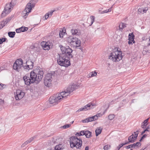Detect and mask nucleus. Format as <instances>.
<instances>
[{
    "label": "nucleus",
    "instance_id": "4468645a",
    "mask_svg": "<svg viewBox=\"0 0 150 150\" xmlns=\"http://www.w3.org/2000/svg\"><path fill=\"white\" fill-rule=\"evenodd\" d=\"M52 43L50 42H46L45 41L42 42L41 43V45L43 49L45 50H48L51 46Z\"/></svg>",
    "mask_w": 150,
    "mask_h": 150
},
{
    "label": "nucleus",
    "instance_id": "e433bc0d",
    "mask_svg": "<svg viewBox=\"0 0 150 150\" xmlns=\"http://www.w3.org/2000/svg\"><path fill=\"white\" fill-rule=\"evenodd\" d=\"M23 67L24 69L26 70H28L33 69L30 68V67H29V65L27 64L26 65H23Z\"/></svg>",
    "mask_w": 150,
    "mask_h": 150
},
{
    "label": "nucleus",
    "instance_id": "0e129e2a",
    "mask_svg": "<svg viewBox=\"0 0 150 150\" xmlns=\"http://www.w3.org/2000/svg\"><path fill=\"white\" fill-rule=\"evenodd\" d=\"M147 127H148V129H149L150 127V125H149L148 126H147Z\"/></svg>",
    "mask_w": 150,
    "mask_h": 150
},
{
    "label": "nucleus",
    "instance_id": "a18cd8bd",
    "mask_svg": "<svg viewBox=\"0 0 150 150\" xmlns=\"http://www.w3.org/2000/svg\"><path fill=\"white\" fill-rule=\"evenodd\" d=\"M147 136V135L146 134H144L141 137L140 139L139 140V142H141L142 141V140L144 138H145Z\"/></svg>",
    "mask_w": 150,
    "mask_h": 150
},
{
    "label": "nucleus",
    "instance_id": "5701e85b",
    "mask_svg": "<svg viewBox=\"0 0 150 150\" xmlns=\"http://www.w3.org/2000/svg\"><path fill=\"white\" fill-rule=\"evenodd\" d=\"M26 64H27L29 65V67H30V68H33V62L32 60L29 59L28 61L26 62Z\"/></svg>",
    "mask_w": 150,
    "mask_h": 150
},
{
    "label": "nucleus",
    "instance_id": "ddd939ff",
    "mask_svg": "<svg viewBox=\"0 0 150 150\" xmlns=\"http://www.w3.org/2000/svg\"><path fill=\"white\" fill-rule=\"evenodd\" d=\"M14 0H12L10 4H7L4 7V12L6 13H9L11 11V8L14 5V3L12 4Z\"/></svg>",
    "mask_w": 150,
    "mask_h": 150
},
{
    "label": "nucleus",
    "instance_id": "a878e982",
    "mask_svg": "<svg viewBox=\"0 0 150 150\" xmlns=\"http://www.w3.org/2000/svg\"><path fill=\"white\" fill-rule=\"evenodd\" d=\"M74 42L75 43V45H72L73 47H79L80 46L81 41L80 40H79L78 38L77 40H76V41Z\"/></svg>",
    "mask_w": 150,
    "mask_h": 150
},
{
    "label": "nucleus",
    "instance_id": "c756f323",
    "mask_svg": "<svg viewBox=\"0 0 150 150\" xmlns=\"http://www.w3.org/2000/svg\"><path fill=\"white\" fill-rule=\"evenodd\" d=\"M134 35L133 33H129V39L128 40H131V41H133L134 39Z\"/></svg>",
    "mask_w": 150,
    "mask_h": 150
},
{
    "label": "nucleus",
    "instance_id": "052dcab7",
    "mask_svg": "<svg viewBox=\"0 0 150 150\" xmlns=\"http://www.w3.org/2000/svg\"><path fill=\"white\" fill-rule=\"evenodd\" d=\"M100 113L97 114L96 115H97V116L98 117H100Z\"/></svg>",
    "mask_w": 150,
    "mask_h": 150
},
{
    "label": "nucleus",
    "instance_id": "1a4fd4ad",
    "mask_svg": "<svg viewBox=\"0 0 150 150\" xmlns=\"http://www.w3.org/2000/svg\"><path fill=\"white\" fill-rule=\"evenodd\" d=\"M23 61L22 59H17L13 64V68L14 69L19 71V69L23 66Z\"/></svg>",
    "mask_w": 150,
    "mask_h": 150
},
{
    "label": "nucleus",
    "instance_id": "13d9d810",
    "mask_svg": "<svg viewBox=\"0 0 150 150\" xmlns=\"http://www.w3.org/2000/svg\"><path fill=\"white\" fill-rule=\"evenodd\" d=\"M149 131L148 130V127H147L144 130V131L146 132V131Z\"/></svg>",
    "mask_w": 150,
    "mask_h": 150
},
{
    "label": "nucleus",
    "instance_id": "c9c22d12",
    "mask_svg": "<svg viewBox=\"0 0 150 150\" xmlns=\"http://www.w3.org/2000/svg\"><path fill=\"white\" fill-rule=\"evenodd\" d=\"M61 144L56 145L55 147L54 150H61V149H62L61 148Z\"/></svg>",
    "mask_w": 150,
    "mask_h": 150
},
{
    "label": "nucleus",
    "instance_id": "49530a36",
    "mask_svg": "<svg viewBox=\"0 0 150 150\" xmlns=\"http://www.w3.org/2000/svg\"><path fill=\"white\" fill-rule=\"evenodd\" d=\"M83 123H86V122H90V121H89V120L88 118L85 119L83 120Z\"/></svg>",
    "mask_w": 150,
    "mask_h": 150
},
{
    "label": "nucleus",
    "instance_id": "f257e3e1",
    "mask_svg": "<svg viewBox=\"0 0 150 150\" xmlns=\"http://www.w3.org/2000/svg\"><path fill=\"white\" fill-rule=\"evenodd\" d=\"M44 72L41 69H36L31 71L29 75H25L23 77L25 84L29 85L32 83H35L38 84L41 80L43 77Z\"/></svg>",
    "mask_w": 150,
    "mask_h": 150
},
{
    "label": "nucleus",
    "instance_id": "a19ab883",
    "mask_svg": "<svg viewBox=\"0 0 150 150\" xmlns=\"http://www.w3.org/2000/svg\"><path fill=\"white\" fill-rule=\"evenodd\" d=\"M95 19V17L94 16H91V24L90 25V26L93 24L94 22Z\"/></svg>",
    "mask_w": 150,
    "mask_h": 150
},
{
    "label": "nucleus",
    "instance_id": "aec40b11",
    "mask_svg": "<svg viewBox=\"0 0 150 150\" xmlns=\"http://www.w3.org/2000/svg\"><path fill=\"white\" fill-rule=\"evenodd\" d=\"M35 138H36V137L35 136L30 138L28 140L24 142L23 144L21 146V147H25V146L28 144V143H30L32 142Z\"/></svg>",
    "mask_w": 150,
    "mask_h": 150
},
{
    "label": "nucleus",
    "instance_id": "37998d69",
    "mask_svg": "<svg viewBox=\"0 0 150 150\" xmlns=\"http://www.w3.org/2000/svg\"><path fill=\"white\" fill-rule=\"evenodd\" d=\"M8 13H6L5 12H4V11L1 13V17L2 18H3Z\"/></svg>",
    "mask_w": 150,
    "mask_h": 150
},
{
    "label": "nucleus",
    "instance_id": "2f4dec72",
    "mask_svg": "<svg viewBox=\"0 0 150 150\" xmlns=\"http://www.w3.org/2000/svg\"><path fill=\"white\" fill-rule=\"evenodd\" d=\"M119 27L120 28V29H121V30H122V29L125 28L126 27V24L123 23H120Z\"/></svg>",
    "mask_w": 150,
    "mask_h": 150
},
{
    "label": "nucleus",
    "instance_id": "6e6d98bb",
    "mask_svg": "<svg viewBox=\"0 0 150 150\" xmlns=\"http://www.w3.org/2000/svg\"><path fill=\"white\" fill-rule=\"evenodd\" d=\"M120 148H119V146H117V147L115 149V150H119Z\"/></svg>",
    "mask_w": 150,
    "mask_h": 150
},
{
    "label": "nucleus",
    "instance_id": "603ef678",
    "mask_svg": "<svg viewBox=\"0 0 150 150\" xmlns=\"http://www.w3.org/2000/svg\"><path fill=\"white\" fill-rule=\"evenodd\" d=\"M149 42L148 43V45L149 46L150 45V37H149Z\"/></svg>",
    "mask_w": 150,
    "mask_h": 150
},
{
    "label": "nucleus",
    "instance_id": "4be33fe9",
    "mask_svg": "<svg viewBox=\"0 0 150 150\" xmlns=\"http://www.w3.org/2000/svg\"><path fill=\"white\" fill-rule=\"evenodd\" d=\"M84 135L87 138H89L91 137V132L88 130H84Z\"/></svg>",
    "mask_w": 150,
    "mask_h": 150
},
{
    "label": "nucleus",
    "instance_id": "cd10ccee",
    "mask_svg": "<svg viewBox=\"0 0 150 150\" xmlns=\"http://www.w3.org/2000/svg\"><path fill=\"white\" fill-rule=\"evenodd\" d=\"M15 34V32H9L8 33V36L11 38H14Z\"/></svg>",
    "mask_w": 150,
    "mask_h": 150
},
{
    "label": "nucleus",
    "instance_id": "7c9ffc66",
    "mask_svg": "<svg viewBox=\"0 0 150 150\" xmlns=\"http://www.w3.org/2000/svg\"><path fill=\"white\" fill-rule=\"evenodd\" d=\"M84 130H82L80 132H77L75 134L76 136H80L84 135Z\"/></svg>",
    "mask_w": 150,
    "mask_h": 150
},
{
    "label": "nucleus",
    "instance_id": "393cba45",
    "mask_svg": "<svg viewBox=\"0 0 150 150\" xmlns=\"http://www.w3.org/2000/svg\"><path fill=\"white\" fill-rule=\"evenodd\" d=\"M90 122H92L94 120H96L98 119V116L97 115H96L91 117H88Z\"/></svg>",
    "mask_w": 150,
    "mask_h": 150
},
{
    "label": "nucleus",
    "instance_id": "bf43d9fd",
    "mask_svg": "<svg viewBox=\"0 0 150 150\" xmlns=\"http://www.w3.org/2000/svg\"><path fill=\"white\" fill-rule=\"evenodd\" d=\"M145 131H144H144H143L142 132V133H141V134L142 135V134H144L145 132Z\"/></svg>",
    "mask_w": 150,
    "mask_h": 150
},
{
    "label": "nucleus",
    "instance_id": "de8ad7c7",
    "mask_svg": "<svg viewBox=\"0 0 150 150\" xmlns=\"http://www.w3.org/2000/svg\"><path fill=\"white\" fill-rule=\"evenodd\" d=\"M44 17H45V19H46V20L48 18V17H49V13H47L45 15Z\"/></svg>",
    "mask_w": 150,
    "mask_h": 150
},
{
    "label": "nucleus",
    "instance_id": "c03bdc74",
    "mask_svg": "<svg viewBox=\"0 0 150 150\" xmlns=\"http://www.w3.org/2000/svg\"><path fill=\"white\" fill-rule=\"evenodd\" d=\"M3 23V21L0 22V30L2 29L5 26Z\"/></svg>",
    "mask_w": 150,
    "mask_h": 150
},
{
    "label": "nucleus",
    "instance_id": "20e7f679",
    "mask_svg": "<svg viewBox=\"0 0 150 150\" xmlns=\"http://www.w3.org/2000/svg\"><path fill=\"white\" fill-rule=\"evenodd\" d=\"M122 54L120 51H113L110 54L108 58L114 62H118L122 58Z\"/></svg>",
    "mask_w": 150,
    "mask_h": 150
},
{
    "label": "nucleus",
    "instance_id": "4c0bfd02",
    "mask_svg": "<svg viewBox=\"0 0 150 150\" xmlns=\"http://www.w3.org/2000/svg\"><path fill=\"white\" fill-rule=\"evenodd\" d=\"M108 119L110 120H112L115 117V115L114 114L110 115L108 116Z\"/></svg>",
    "mask_w": 150,
    "mask_h": 150
},
{
    "label": "nucleus",
    "instance_id": "4d7b16f0",
    "mask_svg": "<svg viewBox=\"0 0 150 150\" xmlns=\"http://www.w3.org/2000/svg\"><path fill=\"white\" fill-rule=\"evenodd\" d=\"M112 7H111L110 8H109L108 10V12H110L111 11V9Z\"/></svg>",
    "mask_w": 150,
    "mask_h": 150
},
{
    "label": "nucleus",
    "instance_id": "c85d7f7f",
    "mask_svg": "<svg viewBox=\"0 0 150 150\" xmlns=\"http://www.w3.org/2000/svg\"><path fill=\"white\" fill-rule=\"evenodd\" d=\"M65 33H66L65 30L60 31L59 32V37L61 38H63V36L64 35Z\"/></svg>",
    "mask_w": 150,
    "mask_h": 150
},
{
    "label": "nucleus",
    "instance_id": "f704fd0d",
    "mask_svg": "<svg viewBox=\"0 0 150 150\" xmlns=\"http://www.w3.org/2000/svg\"><path fill=\"white\" fill-rule=\"evenodd\" d=\"M97 74V72L96 71L92 72L91 73L89 74V76L91 77L95 76H96Z\"/></svg>",
    "mask_w": 150,
    "mask_h": 150
},
{
    "label": "nucleus",
    "instance_id": "dca6fc26",
    "mask_svg": "<svg viewBox=\"0 0 150 150\" xmlns=\"http://www.w3.org/2000/svg\"><path fill=\"white\" fill-rule=\"evenodd\" d=\"M77 40V38L73 36H70L68 39V42L70 43L71 45H75V42Z\"/></svg>",
    "mask_w": 150,
    "mask_h": 150
},
{
    "label": "nucleus",
    "instance_id": "2eb2a0df",
    "mask_svg": "<svg viewBox=\"0 0 150 150\" xmlns=\"http://www.w3.org/2000/svg\"><path fill=\"white\" fill-rule=\"evenodd\" d=\"M134 135L132 134L131 136H129L128 138V142L129 143H133L134 142L136 139L137 137L138 136V133H136V132H134Z\"/></svg>",
    "mask_w": 150,
    "mask_h": 150
},
{
    "label": "nucleus",
    "instance_id": "39448f33",
    "mask_svg": "<svg viewBox=\"0 0 150 150\" xmlns=\"http://www.w3.org/2000/svg\"><path fill=\"white\" fill-rule=\"evenodd\" d=\"M64 93H60L57 96H51L49 100V102L50 104L53 105L57 104L59 102H60L62 99H65L63 96Z\"/></svg>",
    "mask_w": 150,
    "mask_h": 150
},
{
    "label": "nucleus",
    "instance_id": "bb28decb",
    "mask_svg": "<svg viewBox=\"0 0 150 150\" xmlns=\"http://www.w3.org/2000/svg\"><path fill=\"white\" fill-rule=\"evenodd\" d=\"M102 131V129L100 127H98L95 130L96 134V136H98V135L101 133Z\"/></svg>",
    "mask_w": 150,
    "mask_h": 150
},
{
    "label": "nucleus",
    "instance_id": "3c124183",
    "mask_svg": "<svg viewBox=\"0 0 150 150\" xmlns=\"http://www.w3.org/2000/svg\"><path fill=\"white\" fill-rule=\"evenodd\" d=\"M54 12V11H51L50 12H49V13H49V16L50 15H52L53 12Z\"/></svg>",
    "mask_w": 150,
    "mask_h": 150
},
{
    "label": "nucleus",
    "instance_id": "412c9836",
    "mask_svg": "<svg viewBox=\"0 0 150 150\" xmlns=\"http://www.w3.org/2000/svg\"><path fill=\"white\" fill-rule=\"evenodd\" d=\"M148 9V8L147 7L145 8H139L138 11L139 13L143 14L144 13H146Z\"/></svg>",
    "mask_w": 150,
    "mask_h": 150
},
{
    "label": "nucleus",
    "instance_id": "09e8293b",
    "mask_svg": "<svg viewBox=\"0 0 150 150\" xmlns=\"http://www.w3.org/2000/svg\"><path fill=\"white\" fill-rule=\"evenodd\" d=\"M148 50H144L142 51V53L144 54H145L148 52Z\"/></svg>",
    "mask_w": 150,
    "mask_h": 150
},
{
    "label": "nucleus",
    "instance_id": "b1692460",
    "mask_svg": "<svg viewBox=\"0 0 150 150\" xmlns=\"http://www.w3.org/2000/svg\"><path fill=\"white\" fill-rule=\"evenodd\" d=\"M149 120V118L145 120L143 122L142 124L141 127L142 128L144 129L145 127L147 125L148 123L147 122Z\"/></svg>",
    "mask_w": 150,
    "mask_h": 150
},
{
    "label": "nucleus",
    "instance_id": "72a5a7b5",
    "mask_svg": "<svg viewBox=\"0 0 150 150\" xmlns=\"http://www.w3.org/2000/svg\"><path fill=\"white\" fill-rule=\"evenodd\" d=\"M11 17H9L8 18H7L6 19V21H3V23L4 24V25H5L8 22H9L11 20Z\"/></svg>",
    "mask_w": 150,
    "mask_h": 150
},
{
    "label": "nucleus",
    "instance_id": "423d86ee",
    "mask_svg": "<svg viewBox=\"0 0 150 150\" xmlns=\"http://www.w3.org/2000/svg\"><path fill=\"white\" fill-rule=\"evenodd\" d=\"M60 47L62 53L61 54H64L65 56H68L70 58L73 57L71 54L73 50L69 46L65 47L61 45Z\"/></svg>",
    "mask_w": 150,
    "mask_h": 150
},
{
    "label": "nucleus",
    "instance_id": "69168bd1",
    "mask_svg": "<svg viewBox=\"0 0 150 150\" xmlns=\"http://www.w3.org/2000/svg\"><path fill=\"white\" fill-rule=\"evenodd\" d=\"M74 121H72L71 122V124H73L74 123Z\"/></svg>",
    "mask_w": 150,
    "mask_h": 150
},
{
    "label": "nucleus",
    "instance_id": "774afa93",
    "mask_svg": "<svg viewBox=\"0 0 150 150\" xmlns=\"http://www.w3.org/2000/svg\"><path fill=\"white\" fill-rule=\"evenodd\" d=\"M47 150H52V149H48Z\"/></svg>",
    "mask_w": 150,
    "mask_h": 150
},
{
    "label": "nucleus",
    "instance_id": "f03ea898",
    "mask_svg": "<svg viewBox=\"0 0 150 150\" xmlns=\"http://www.w3.org/2000/svg\"><path fill=\"white\" fill-rule=\"evenodd\" d=\"M65 56L64 54H58L57 56V62L59 65L68 67L71 65L69 60L71 58Z\"/></svg>",
    "mask_w": 150,
    "mask_h": 150
},
{
    "label": "nucleus",
    "instance_id": "a211bd4d",
    "mask_svg": "<svg viewBox=\"0 0 150 150\" xmlns=\"http://www.w3.org/2000/svg\"><path fill=\"white\" fill-rule=\"evenodd\" d=\"M71 32L72 35L79 36L81 34L80 30L79 29H72Z\"/></svg>",
    "mask_w": 150,
    "mask_h": 150
},
{
    "label": "nucleus",
    "instance_id": "9b49d317",
    "mask_svg": "<svg viewBox=\"0 0 150 150\" xmlns=\"http://www.w3.org/2000/svg\"><path fill=\"white\" fill-rule=\"evenodd\" d=\"M25 93L20 90H16V92H14L15 97L16 100L21 99L24 96Z\"/></svg>",
    "mask_w": 150,
    "mask_h": 150
},
{
    "label": "nucleus",
    "instance_id": "ea45409f",
    "mask_svg": "<svg viewBox=\"0 0 150 150\" xmlns=\"http://www.w3.org/2000/svg\"><path fill=\"white\" fill-rule=\"evenodd\" d=\"M110 146L108 145H106L104 146L103 149L104 150H108V149L110 148Z\"/></svg>",
    "mask_w": 150,
    "mask_h": 150
},
{
    "label": "nucleus",
    "instance_id": "8fccbe9b",
    "mask_svg": "<svg viewBox=\"0 0 150 150\" xmlns=\"http://www.w3.org/2000/svg\"><path fill=\"white\" fill-rule=\"evenodd\" d=\"M129 40V41H128V43L129 44H132V42L131 41V40Z\"/></svg>",
    "mask_w": 150,
    "mask_h": 150
},
{
    "label": "nucleus",
    "instance_id": "0eeeda50",
    "mask_svg": "<svg viewBox=\"0 0 150 150\" xmlns=\"http://www.w3.org/2000/svg\"><path fill=\"white\" fill-rule=\"evenodd\" d=\"M78 87L74 83H72L70 85L64 92H62L61 93H64V95H63L65 98H67V97L69 95V94L74 91L75 90L76 88V87Z\"/></svg>",
    "mask_w": 150,
    "mask_h": 150
},
{
    "label": "nucleus",
    "instance_id": "e2e57ef3",
    "mask_svg": "<svg viewBox=\"0 0 150 150\" xmlns=\"http://www.w3.org/2000/svg\"><path fill=\"white\" fill-rule=\"evenodd\" d=\"M131 41L132 42H133V43H135V41L134 40V39L133 41Z\"/></svg>",
    "mask_w": 150,
    "mask_h": 150
},
{
    "label": "nucleus",
    "instance_id": "6e6552de",
    "mask_svg": "<svg viewBox=\"0 0 150 150\" xmlns=\"http://www.w3.org/2000/svg\"><path fill=\"white\" fill-rule=\"evenodd\" d=\"M35 6V4H31V3L29 2L26 5L24 10L23 11L24 14L23 17L25 19L26 18V16H28L29 13L31 12L32 8H33Z\"/></svg>",
    "mask_w": 150,
    "mask_h": 150
},
{
    "label": "nucleus",
    "instance_id": "9d476101",
    "mask_svg": "<svg viewBox=\"0 0 150 150\" xmlns=\"http://www.w3.org/2000/svg\"><path fill=\"white\" fill-rule=\"evenodd\" d=\"M53 75L51 74L48 73L45 76L44 80L45 85L48 87H50L51 85V79Z\"/></svg>",
    "mask_w": 150,
    "mask_h": 150
},
{
    "label": "nucleus",
    "instance_id": "f8f14e48",
    "mask_svg": "<svg viewBox=\"0 0 150 150\" xmlns=\"http://www.w3.org/2000/svg\"><path fill=\"white\" fill-rule=\"evenodd\" d=\"M95 105H96L94 103H89L86 105L84 106L83 107L79 109L76 112L89 110L91 108H93L94 106Z\"/></svg>",
    "mask_w": 150,
    "mask_h": 150
},
{
    "label": "nucleus",
    "instance_id": "7ed1b4c3",
    "mask_svg": "<svg viewBox=\"0 0 150 150\" xmlns=\"http://www.w3.org/2000/svg\"><path fill=\"white\" fill-rule=\"evenodd\" d=\"M70 146L71 148L76 147V149H80L81 148L82 141L81 139L78 138L75 136L71 137L70 140Z\"/></svg>",
    "mask_w": 150,
    "mask_h": 150
},
{
    "label": "nucleus",
    "instance_id": "473e14b6",
    "mask_svg": "<svg viewBox=\"0 0 150 150\" xmlns=\"http://www.w3.org/2000/svg\"><path fill=\"white\" fill-rule=\"evenodd\" d=\"M6 41V42H8L7 39L6 38H2L0 39V45L2 44L4 42Z\"/></svg>",
    "mask_w": 150,
    "mask_h": 150
},
{
    "label": "nucleus",
    "instance_id": "680f3d73",
    "mask_svg": "<svg viewBox=\"0 0 150 150\" xmlns=\"http://www.w3.org/2000/svg\"><path fill=\"white\" fill-rule=\"evenodd\" d=\"M134 100H135V99H133V100H132V101H131V103H134Z\"/></svg>",
    "mask_w": 150,
    "mask_h": 150
},
{
    "label": "nucleus",
    "instance_id": "79ce46f5",
    "mask_svg": "<svg viewBox=\"0 0 150 150\" xmlns=\"http://www.w3.org/2000/svg\"><path fill=\"white\" fill-rule=\"evenodd\" d=\"M129 143V142H126L124 143H122L119 145L118 146H119V148H120L122 147L123 145H125Z\"/></svg>",
    "mask_w": 150,
    "mask_h": 150
},
{
    "label": "nucleus",
    "instance_id": "f3484780",
    "mask_svg": "<svg viewBox=\"0 0 150 150\" xmlns=\"http://www.w3.org/2000/svg\"><path fill=\"white\" fill-rule=\"evenodd\" d=\"M141 145V143L139 142H137L136 143L129 145L125 147L126 149H128L130 148H135L136 147H139Z\"/></svg>",
    "mask_w": 150,
    "mask_h": 150
},
{
    "label": "nucleus",
    "instance_id": "58836bf2",
    "mask_svg": "<svg viewBox=\"0 0 150 150\" xmlns=\"http://www.w3.org/2000/svg\"><path fill=\"white\" fill-rule=\"evenodd\" d=\"M71 124H68L64 125V126H62V127L64 129H67L69 127L71 126Z\"/></svg>",
    "mask_w": 150,
    "mask_h": 150
},
{
    "label": "nucleus",
    "instance_id": "338daca9",
    "mask_svg": "<svg viewBox=\"0 0 150 150\" xmlns=\"http://www.w3.org/2000/svg\"><path fill=\"white\" fill-rule=\"evenodd\" d=\"M53 141L54 143H55V142H57L55 141Z\"/></svg>",
    "mask_w": 150,
    "mask_h": 150
},
{
    "label": "nucleus",
    "instance_id": "864d4df0",
    "mask_svg": "<svg viewBox=\"0 0 150 150\" xmlns=\"http://www.w3.org/2000/svg\"><path fill=\"white\" fill-rule=\"evenodd\" d=\"M108 10H106L103 11L102 12H103V13H107L108 12Z\"/></svg>",
    "mask_w": 150,
    "mask_h": 150
},
{
    "label": "nucleus",
    "instance_id": "6ab92c4d",
    "mask_svg": "<svg viewBox=\"0 0 150 150\" xmlns=\"http://www.w3.org/2000/svg\"><path fill=\"white\" fill-rule=\"evenodd\" d=\"M28 29L27 27H22L19 28L17 29L16 30V32L17 33H20L21 32H23L27 31Z\"/></svg>",
    "mask_w": 150,
    "mask_h": 150
},
{
    "label": "nucleus",
    "instance_id": "5fc2aeb1",
    "mask_svg": "<svg viewBox=\"0 0 150 150\" xmlns=\"http://www.w3.org/2000/svg\"><path fill=\"white\" fill-rule=\"evenodd\" d=\"M89 147L88 146H86V147L85 150H88Z\"/></svg>",
    "mask_w": 150,
    "mask_h": 150
}]
</instances>
